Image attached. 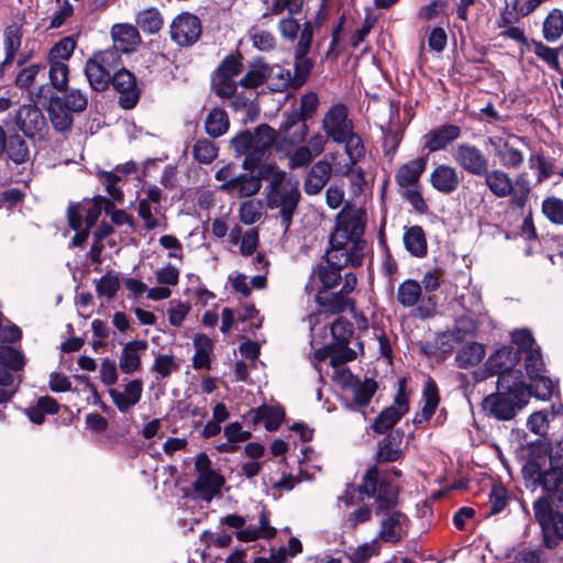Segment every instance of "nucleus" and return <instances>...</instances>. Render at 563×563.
Returning a JSON list of instances; mask_svg holds the SVG:
<instances>
[{"label": "nucleus", "mask_w": 563, "mask_h": 563, "mask_svg": "<svg viewBox=\"0 0 563 563\" xmlns=\"http://www.w3.org/2000/svg\"><path fill=\"white\" fill-rule=\"evenodd\" d=\"M496 386L497 391L484 398L483 409L497 420H511L530 399L527 384L518 385L511 376L505 375Z\"/></svg>", "instance_id": "6"}, {"label": "nucleus", "mask_w": 563, "mask_h": 563, "mask_svg": "<svg viewBox=\"0 0 563 563\" xmlns=\"http://www.w3.org/2000/svg\"><path fill=\"white\" fill-rule=\"evenodd\" d=\"M194 344L196 351L192 356V367L195 369H210V353L213 347L211 339L206 334H199L195 338Z\"/></svg>", "instance_id": "39"}, {"label": "nucleus", "mask_w": 563, "mask_h": 563, "mask_svg": "<svg viewBox=\"0 0 563 563\" xmlns=\"http://www.w3.org/2000/svg\"><path fill=\"white\" fill-rule=\"evenodd\" d=\"M523 142L525 137L511 133L507 136L493 135L487 139V144L493 148L499 164L511 169H517L523 164V152L517 146V143Z\"/></svg>", "instance_id": "13"}, {"label": "nucleus", "mask_w": 563, "mask_h": 563, "mask_svg": "<svg viewBox=\"0 0 563 563\" xmlns=\"http://www.w3.org/2000/svg\"><path fill=\"white\" fill-rule=\"evenodd\" d=\"M529 379L530 384L527 385V388L530 391V397L534 396L539 399L545 400L552 396L554 390V383L549 376L542 374L536 376V378Z\"/></svg>", "instance_id": "50"}, {"label": "nucleus", "mask_w": 563, "mask_h": 563, "mask_svg": "<svg viewBox=\"0 0 563 563\" xmlns=\"http://www.w3.org/2000/svg\"><path fill=\"white\" fill-rule=\"evenodd\" d=\"M25 136L20 135L18 132L8 133L5 141V152L3 155L8 162L14 165H24L31 162V148Z\"/></svg>", "instance_id": "26"}, {"label": "nucleus", "mask_w": 563, "mask_h": 563, "mask_svg": "<svg viewBox=\"0 0 563 563\" xmlns=\"http://www.w3.org/2000/svg\"><path fill=\"white\" fill-rule=\"evenodd\" d=\"M267 85L272 91L283 92L289 88L295 89V79L289 69L268 65Z\"/></svg>", "instance_id": "37"}, {"label": "nucleus", "mask_w": 563, "mask_h": 563, "mask_svg": "<svg viewBox=\"0 0 563 563\" xmlns=\"http://www.w3.org/2000/svg\"><path fill=\"white\" fill-rule=\"evenodd\" d=\"M249 36L253 45L260 51H271L275 47V37L268 31L253 26L249 31Z\"/></svg>", "instance_id": "61"}, {"label": "nucleus", "mask_w": 563, "mask_h": 563, "mask_svg": "<svg viewBox=\"0 0 563 563\" xmlns=\"http://www.w3.org/2000/svg\"><path fill=\"white\" fill-rule=\"evenodd\" d=\"M63 96L51 93L49 100H54L70 113H81L87 109L88 98L79 89H66Z\"/></svg>", "instance_id": "32"}, {"label": "nucleus", "mask_w": 563, "mask_h": 563, "mask_svg": "<svg viewBox=\"0 0 563 563\" xmlns=\"http://www.w3.org/2000/svg\"><path fill=\"white\" fill-rule=\"evenodd\" d=\"M92 57L98 62V65L102 66V68L108 71L111 77L120 69L121 54L118 53L117 48L110 47L104 51L97 52Z\"/></svg>", "instance_id": "52"}, {"label": "nucleus", "mask_w": 563, "mask_h": 563, "mask_svg": "<svg viewBox=\"0 0 563 563\" xmlns=\"http://www.w3.org/2000/svg\"><path fill=\"white\" fill-rule=\"evenodd\" d=\"M525 360V368L529 378H536V376L545 373V365L539 347L530 350L529 353L522 355Z\"/></svg>", "instance_id": "57"}, {"label": "nucleus", "mask_w": 563, "mask_h": 563, "mask_svg": "<svg viewBox=\"0 0 563 563\" xmlns=\"http://www.w3.org/2000/svg\"><path fill=\"white\" fill-rule=\"evenodd\" d=\"M362 247L356 245L354 253H347L345 249H336L331 245L327 249L320 263L312 267L309 282L305 290L311 294L314 290L313 284L318 283V289H334L341 282L344 283L342 271L346 266L357 268L363 264Z\"/></svg>", "instance_id": "3"}, {"label": "nucleus", "mask_w": 563, "mask_h": 563, "mask_svg": "<svg viewBox=\"0 0 563 563\" xmlns=\"http://www.w3.org/2000/svg\"><path fill=\"white\" fill-rule=\"evenodd\" d=\"M421 297V285L413 280L402 282L397 290V299L405 307L415 306Z\"/></svg>", "instance_id": "45"}, {"label": "nucleus", "mask_w": 563, "mask_h": 563, "mask_svg": "<svg viewBox=\"0 0 563 563\" xmlns=\"http://www.w3.org/2000/svg\"><path fill=\"white\" fill-rule=\"evenodd\" d=\"M327 350L331 351L330 364L339 367L356 358V352L349 344H328Z\"/></svg>", "instance_id": "58"}, {"label": "nucleus", "mask_w": 563, "mask_h": 563, "mask_svg": "<svg viewBox=\"0 0 563 563\" xmlns=\"http://www.w3.org/2000/svg\"><path fill=\"white\" fill-rule=\"evenodd\" d=\"M241 55H228L211 77V89L220 98H232L239 82L234 78L242 71Z\"/></svg>", "instance_id": "12"}, {"label": "nucleus", "mask_w": 563, "mask_h": 563, "mask_svg": "<svg viewBox=\"0 0 563 563\" xmlns=\"http://www.w3.org/2000/svg\"><path fill=\"white\" fill-rule=\"evenodd\" d=\"M345 144V152L353 163L358 162L365 155V147L360 135L352 131L346 134L345 140L342 142Z\"/></svg>", "instance_id": "60"}, {"label": "nucleus", "mask_w": 563, "mask_h": 563, "mask_svg": "<svg viewBox=\"0 0 563 563\" xmlns=\"http://www.w3.org/2000/svg\"><path fill=\"white\" fill-rule=\"evenodd\" d=\"M430 183L437 191L450 195L460 186L459 173L453 166L440 164L431 173Z\"/></svg>", "instance_id": "24"}, {"label": "nucleus", "mask_w": 563, "mask_h": 563, "mask_svg": "<svg viewBox=\"0 0 563 563\" xmlns=\"http://www.w3.org/2000/svg\"><path fill=\"white\" fill-rule=\"evenodd\" d=\"M111 36L113 38V46L118 53H131L136 49L140 41L139 31L130 24H115L111 29Z\"/></svg>", "instance_id": "28"}, {"label": "nucleus", "mask_w": 563, "mask_h": 563, "mask_svg": "<svg viewBox=\"0 0 563 563\" xmlns=\"http://www.w3.org/2000/svg\"><path fill=\"white\" fill-rule=\"evenodd\" d=\"M49 64V80L53 88L58 91H66L68 88L69 68L66 63L48 60Z\"/></svg>", "instance_id": "49"}, {"label": "nucleus", "mask_w": 563, "mask_h": 563, "mask_svg": "<svg viewBox=\"0 0 563 563\" xmlns=\"http://www.w3.org/2000/svg\"><path fill=\"white\" fill-rule=\"evenodd\" d=\"M266 186V206L268 209L278 210L284 232H287L292 223V218L301 200L298 181L287 176L274 164V172Z\"/></svg>", "instance_id": "4"}, {"label": "nucleus", "mask_w": 563, "mask_h": 563, "mask_svg": "<svg viewBox=\"0 0 563 563\" xmlns=\"http://www.w3.org/2000/svg\"><path fill=\"white\" fill-rule=\"evenodd\" d=\"M543 501L533 503L534 517L541 527L543 544L547 549L556 548L563 541V514L541 512Z\"/></svg>", "instance_id": "16"}, {"label": "nucleus", "mask_w": 563, "mask_h": 563, "mask_svg": "<svg viewBox=\"0 0 563 563\" xmlns=\"http://www.w3.org/2000/svg\"><path fill=\"white\" fill-rule=\"evenodd\" d=\"M322 129L333 142L342 143L346 134L353 130L347 108L343 103L331 107L323 118Z\"/></svg>", "instance_id": "18"}, {"label": "nucleus", "mask_w": 563, "mask_h": 563, "mask_svg": "<svg viewBox=\"0 0 563 563\" xmlns=\"http://www.w3.org/2000/svg\"><path fill=\"white\" fill-rule=\"evenodd\" d=\"M523 451L521 473L525 485L531 490L538 487L543 490L534 503L543 501L541 512L563 510V439L554 443L538 439L527 443Z\"/></svg>", "instance_id": "1"}, {"label": "nucleus", "mask_w": 563, "mask_h": 563, "mask_svg": "<svg viewBox=\"0 0 563 563\" xmlns=\"http://www.w3.org/2000/svg\"><path fill=\"white\" fill-rule=\"evenodd\" d=\"M274 172V164H262L246 173L236 174L232 165L221 167L216 179L221 183L219 190L236 198H251L262 188V181L268 180Z\"/></svg>", "instance_id": "8"}, {"label": "nucleus", "mask_w": 563, "mask_h": 563, "mask_svg": "<svg viewBox=\"0 0 563 563\" xmlns=\"http://www.w3.org/2000/svg\"><path fill=\"white\" fill-rule=\"evenodd\" d=\"M295 65H294V79H295V89L303 86L313 68V60L309 58L307 55L299 56L297 52L294 53Z\"/></svg>", "instance_id": "51"}, {"label": "nucleus", "mask_w": 563, "mask_h": 563, "mask_svg": "<svg viewBox=\"0 0 563 563\" xmlns=\"http://www.w3.org/2000/svg\"><path fill=\"white\" fill-rule=\"evenodd\" d=\"M110 85L120 93L119 104L123 109H132L139 101L140 92L136 88L135 76L125 69L120 68L111 78Z\"/></svg>", "instance_id": "21"}, {"label": "nucleus", "mask_w": 563, "mask_h": 563, "mask_svg": "<svg viewBox=\"0 0 563 563\" xmlns=\"http://www.w3.org/2000/svg\"><path fill=\"white\" fill-rule=\"evenodd\" d=\"M402 418V412L396 410L395 406L385 408L375 419L372 429L377 434H385L391 430Z\"/></svg>", "instance_id": "41"}, {"label": "nucleus", "mask_w": 563, "mask_h": 563, "mask_svg": "<svg viewBox=\"0 0 563 563\" xmlns=\"http://www.w3.org/2000/svg\"><path fill=\"white\" fill-rule=\"evenodd\" d=\"M239 217L244 224H254L262 217V203L257 200L242 202L239 209Z\"/></svg>", "instance_id": "59"}, {"label": "nucleus", "mask_w": 563, "mask_h": 563, "mask_svg": "<svg viewBox=\"0 0 563 563\" xmlns=\"http://www.w3.org/2000/svg\"><path fill=\"white\" fill-rule=\"evenodd\" d=\"M332 174V165L324 161H318L309 169L305 180L303 190L307 195L313 196L321 192Z\"/></svg>", "instance_id": "25"}, {"label": "nucleus", "mask_w": 563, "mask_h": 563, "mask_svg": "<svg viewBox=\"0 0 563 563\" xmlns=\"http://www.w3.org/2000/svg\"><path fill=\"white\" fill-rule=\"evenodd\" d=\"M137 170L136 163L133 161L126 162L123 165H117L113 170L107 172L97 168L96 176L99 183L104 187L106 191L109 196L117 202H123V191L119 186V183L122 181V178L133 174Z\"/></svg>", "instance_id": "20"}, {"label": "nucleus", "mask_w": 563, "mask_h": 563, "mask_svg": "<svg viewBox=\"0 0 563 563\" xmlns=\"http://www.w3.org/2000/svg\"><path fill=\"white\" fill-rule=\"evenodd\" d=\"M377 388V383L373 378H365L363 382L357 380L352 386L354 402L360 407L367 406Z\"/></svg>", "instance_id": "46"}, {"label": "nucleus", "mask_w": 563, "mask_h": 563, "mask_svg": "<svg viewBox=\"0 0 563 563\" xmlns=\"http://www.w3.org/2000/svg\"><path fill=\"white\" fill-rule=\"evenodd\" d=\"M77 42L71 35L60 38L48 52V60L66 63L74 54Z\"/></svg>", "instance_id": "47"}, {"label": "nucleus", "mask_w": 563, "mask_h": 563, "mask_svg": "<svg viewBox=\"0 0 563 563\" xmlns=\"http://www.w3.org/2000/svg\"><path fill=\"white\" fill-rule=\"evenodd\" d=\"M109 395L121 412L128 411L141 398V379H134L125 385L124 391L109 389Z\"/></svg>", "instance_id": "30"}, {"label": "nucleus", "mask_w": 563, "mask_h": 563, "mask_svg": "<svg viewBox=\"0 0 563 563\" xmlns=\"http://www.w3.org/2000/svg\"><path fill=\"white\" fill-rule=\"evenodd\" d=\"M542 213L555 224H563V200L558 197H547L542 201Z\"/></svg>", "instance_id": "56"}, {"label": "nucleus", "mask_w": 563, "mask_h": 563, "mask_svg": "<svg viewBox=\"0 0 563 563\" xmlns=\"http://www.w3.org/2000/svg\"><path fill=\"white\" fill-rule=\"evenodd\" d=\"M141 350V341L134 340L125 345L120 357V368L123 373L130 374L137 369L141 360L137 351Z\"/></svg>", "instance_id": "44"}, {"label": "nucleus", "mask_w": 563, "mask_h": 563, "mask_svg": "<svg viewBox=\"0 0 563 563\" xmlns=\"http://www.w3.org/2000/svg\"><path fill=\"white\" fill-rule=\"evenodd\" d=\"M426 165V157H418L409 161L399 167L395 176L396 183L404 188L415 185L423 173Z\"/></svg>", "instance_id": "33"}, {"label": "nucleus", "mask_w": 563, "mask_h": 563, "mask_svg": "<svg viewBox=\"0 0 563 563\" xmlns=\"http://www.w3.org/2000/svg\"><path fill=\"white\" fill-rule=\"evenodd\" d=\"M485 356L484 345L472 342L464 345L455 356L456 366L460 368H468L477 365Z\"/></svg>", "instance_id": "40"}, {"label": "nucleus", "mask_w": 563, "mask_h": 563, "mask_svg": "<svg viewBox=\"0 0 563 563\" xmlns=\"http://www.w3.org/2000/svg\"><path fill=\"white\" fill-rule=\"evenodd\" d=\"M201 35V22L195 14L184 12L170 25V36L180 46H190Z\"/></svg>", "instance_id": "19"}, {"label": "nucleus", "mask_w": 563, "mask_h": 563, "mask_svg": "<svg viewBox=\"0 0 563 563\" xmlns=\"http://www.w3.org/2000/svg\"><path fill=\"white\" fill-rule=\"evenodd\" d=\"M59 409L58 402L49 396L40 397L34 406L24 409L26 417L35 424L44 422L45 415L57 413Z\"/></svg>", "instance_id": "38"}, {"label": "nucleus", "mask_w": 563, "mask_h": 563, "mask_svg": "<svg viewBox=\"0 0 563 563\" xmlns=\"http://www.w3.org/2000/svg\"><path fill=\"white\" fill-rule=\"evenodd\" d=\"M332 342L330 344H350L354 327L349 319H334L330 325Z\"/></svg>", "instance_id": "53"}, {"label": "nucleus", "mask_w": 563, "mask_h": 563, "mask_svg": "<svg viewBox=\"0 0 563 563\" xmlns=\"http://www.w3.org/2000/svg\"><path fill=\"white\" fill-rule=\"evenodd\" d=\"M404 434V430L395 429L378 442L375 456L377 464L396 462L402 456L400 445Z\"/></svg>", "instance_id": "23"}, {"label": "nucleus", "mask_w": 563, "mask_h": 563, "mask_svg": "<svg viewBox=\"0 0 563 563\" xmlns=\"http://www.w3.org/2000/svg\"><path fill=\"white\" fill-rule=\"evenodd\" d=\"M533 53L544 60L551 68L559 69L561 53L559 48H551L540 41L531 40L530 45Z\"/></svg>", "instance_id": "54"}, {"label": "nucleus", "mask_w": 563, "mask_h": 563, "mask_svg": "<svg viewBox=\"0 0 563 563\" xmlns=\"http://www.w3.org/2000/svg\"><path fill=\"white\" fill-rule=\"evenodd\" d=\"M120 288L119 277L112 273H107L96 285L97 294L108 299L112 298Z\"/></svg>", "instance_id": "64"}, {"label": "nucleus", "mask_w": 563, "mask_h": 563, "mask_svg": "<svg viewBox=\"0 0 563 563\" xmlns=\"http://www.w3.org/2000/svg\"><path fill=\"white\" fill-rule=\"evenodd\" d=\"M530 168L538 170L537 180L542 183L548 179L554 172V165L548 161L542 154H532L529 158Z\"/></svg>", "instance_id": "63"}, {"label": "nucleus", "mask_w": 563, "mask_h": 563, "mask_svg": "<svg viewBox=\"0 0 563 563\" xmlns=\"http://www.w3.org/2000/svg\"><path fill=\"white\" fill-rule=\"evenodd\" d=\"M482 177L487 188L497 198L510 197V203L520 209L527 205L531 187L526 177L519 176L514 183L510 176L499 168H488Z\"/></svg>", "instance_id": "9"}, {"label": "nucleus", "mask_w": 563, "mask_h": 563, "mask_svg": "<svg viewBox=\"0 0 563 563\" xmlns=\"http://www.w3.org/2000/svg\"><path fill=\"white\" fill-rule=\"evenodd\" d=\"M113 199H108L103 196L97 195L91 201L84 203H70L67 208V219L69 227L75 230H81L82 213H85V223L87 229L92 228L101 212L110 213L113 209Z\"/></svg>", "instance_id": "11"}, {"label": "nucleus", "mask_w": 563, "mask_h": 563, "mask_svg": "<svg viewBox=\"0 0 563 563\" xmlns=\"http://www.w3.org/2000/svg\"><path fill=\"white\" fill-rule=\"evenodd\" d=\"M455 163L467 174L482 177L489 168L487 156L474 144L461 143L454 152Z\"/></svg>", "instance_id": "17"}, {"label": "nucleus", "mask_w": 563, "mask_h": 563, "mask_svg": "<svg viewBox=\"0 0 563 563\" xmlns=\"http://www.w3.org/2000/svg\"><path fill=\"white\" fill-rule=\"evenodd\" d=\"M277 140V132L267 123L257 125L253 131L243 130L236 133L230 144L236 155H245L242 167L252 170L254 167L267 164L264 162Z\"/></svg>", "instance_id": "5"}, {"label": "nucleus", "mask_w": 563, "mask_h": 563, "mask_svg": "<svg viewBox=\"0 0 563 563\" xmlns=\"http://www.w3.org/2000/svg\"><path fill=\"white\" fill-rule=\"evenodd\" d=\"M520 361V355L518 351H515V346H501L496 350L486 361L485 367L486 371L490 375H497V382H500V378L505 375L511 376L515 383L526 384L522 380V375L520 371H514V367Z\"/></svg>", "instance_id": "14"}, {"label": "nucleus", "mask_w": 563, "mask_h": 563, "mask_svg": "<svg viewBox=\"0 0 563 563\" xmlns=\"http://www.w3.org/2000/svg\"><path fill=\"white\" fill-rule=\"evenodd\" d=\"M563 33V12L553 9L543 22V36L547 41L553 42Z\"/></svg>", "instance_id": "48"}, {"label": "nucleus", "mask_w": 563, "mask_h": 563, "mask_svg": "<svg viewBox=\"0 0 563 563\" xmlns=\"http://www.w3.org/2000/svg\"><path fill=\"white\" fill-rule=\"evenodd\" d=\"M97 63L98 62L91 56L86 63L85 75L90 87L95 91L102 92L110 86L112 77Z\"/></svg>", "instance_id": "35"}, {"label": "nucleus", "mask_w": 563, "mask_h": 563, "mask_svg": "<svg viewBox=\"0 0 563 563\" xmlns=\"http://www.w3.org/2000/svg\"><path fill=\"white\" fill-rule=\"evenodd\" d=\"M406 250L416 257H423L428 252L423 229L419 225L408 228L404 233Z\"/></svg>", "instance_id": "36"}, {"label": "nucleus", "mask_w": 563, "mask_h": 563, "mask_svg": "<svg viewBox=\"0 0 563 563\" xmlns=\"http://www.w3.org/2000/svg\"><path fill=\"white\" fill-rule=\"evenodd\" d=\"M230 128V119L227 111L216 107L209 111L205 119V131L213 139L224 135Z\"/></svg>", "instance_id": "34"}, {"label": "nucleus", "mask_w": 563, "mask_h": 563, "mask_svg": "<svg viewBox=\"0 0 563 563\" xmlns=\"http://www.w3.org/2000/svg\"><path fill=\"white\" fill-rule=\"evenodd\" d=\"M194 158L201 164H210L218 156V148L213 142L201 139L192 146Z\"/></svg>", "instance_id": "55"}, {"label": "nucleus", "mask_w": 563, "mask_h": 563, "mask_svg": "<svg viewBox=\"0 0 563 563\" xmlns=\"http://www.w3.org/2000/svg\"><path fill=\"white\" fill-rule=\"evenodd\" d=\"M356 490L375 499L376 515L385 512L379 522L380 541L397 544L407 537L410 519L402 511L395 510L399 503V487L390 483L386 473H382L376 464L371 466Z\"/></svg>", "instance_id": "2"}, {"label": "nucleus", "mask_w": 563, "mask_h": 563, "mask_svg": "<svg viewBox=\"0 0 563 563\" xmlns=\"http://www.w3.org/2000/svg\"><path fill=\"white\" fill-rule=\"evenodd\" d=\"M356 285V275L352 272L345 273L344 283L340 290L317 289L314 294V301L327 314L351 313L353 317H358L356 314L355 300L351 297Z\"/></svg>", "instance_id": "10"}, {"label": "nucleus", "mask_w": 563, "mask_h": 563, "mask_svg": "<svg viewBox=\"0 0 563 563\" xmlns=\"http://www.w3.org/2000/svg\"><path fill=\"white\" fill-rule=\"evenodd\" d=\"M366 225V212L351 203H345L335 218V229L330 234L329 245L336 249H345L347 253H354L360 242L362 258L364 260L367 243L362 235Z\"/></svg>", "instance_id": "7"}, {"label": "nucleus", "mask_w": 563, "mask_h": 563, "mask_svg": "<svg viewBox=\"0 0 563 563\" xmlns=\"http://www.w3.org/2000/svg\"><path fill=\"white\" fill-rule=\"evenodd\" d=\"M48 114L53 128L58 132L69 131L74 124V114L54 100H49Z\"/></svg>", "instance_id": "42"}, {"label": "nucleus", "mask_w": 563, "mask_h": 563, "mask_svg": "<svg viewBox=\"0 0 563 563\" xmlns=\"http://www.w3.org/2000/svg\"><path fill=\"white\" fill-rule=\"evenodd\" d=\"M224 478L216 471L199 474L192 484L195 493L201 499L210 503L220 493Z\"/></svg>", "instance_id": "27"}, {"label": "nucleus", "mask_w": 563, "mask_h": 563, "mask_svg": "<svg viewBox=\"0 0 563 563\" xmlns=\"http://www.w3.org/2000/svg\"><path fill=\"white\" fill-rule=\"evenodd\" d=\"M0 362L12 372H20L26 363V357L21 349L0 344Z\"/></svg>", "instance_id": "43"}, {"label": "nucleus", "mask_w": 563, "mask_h": 563, "mask_svg": "<svg viewBox=\"0 0 563 563\" xmlns=\"http://www.w3.org/2000/svg\"><path fill=\"white\" fill-rule=\"evenodd\" d=\"M511 342L516 345L515 351L519 352L520 358L522 355L529 353L530 350H536L533 347L534 339L531 332L527 329L515 330L511 332Z\"/></svg>", "instance_id": "62"}, {"label": "nucleus", "mask_w": 563, "mask_h": 563, "mask_svg": "<svg viewBox=\"0 0 563 563\" xmlns=\"http://www.w3.org/2000/svg\"><path fill=\"white\" fill-rule=\"evenodd\" d=\"M267 75L268 64L262 57L255 58L249 64L247 70L239 85L245 89H255L264 82L267 84Z\"/></svg>", "instance_id": "31"}, {"label": "nucleus", "mask_w": 563, "mask_h": 563, "mask_svg": "<svg viewBox=\"0 0 563 563\" xmlns=\"http://www.w3.org/2000/svg\"><path fill=\"white\" fill-rule=\"evenodd\" d=\"M19 130L30 140H42L47 131V121L35 104L21 106L14 117Z\"/></svg>", "instance_id": "15"}, {"label": "nucleus", "mask_w": 563, "mask_h": 563, "mask_svg": "<svg viewBox=\"0 0 563 563\" xmlns=\"http://www.w3.org/2000/svg\"><path fill=\"white\" fill-rule=\"evenodd\" d=\"M462 134L461 128L455 124H444L429 131L423 136V146L430 153L445 150L451 143L457 140Z\"/></svg>", "instance_id": "22"}, {"label": "nucleus", "mask_w": 563, "mask_h": 563, "mask_svg": "<svg viewBox=\"0 0 563 563\" xmlns=\"http://www.w3.org/2000/svg\"><path fill=\"white\" fill-rule=\"evenodd\" d=\"M422 400L423 407L421 411L418 412L412 420V422L417 426L427 422L431 419L440 401L438 386L431 377L427 379L423 386Z\"/></svg>", "instance_id": "29"}]
</instances>
